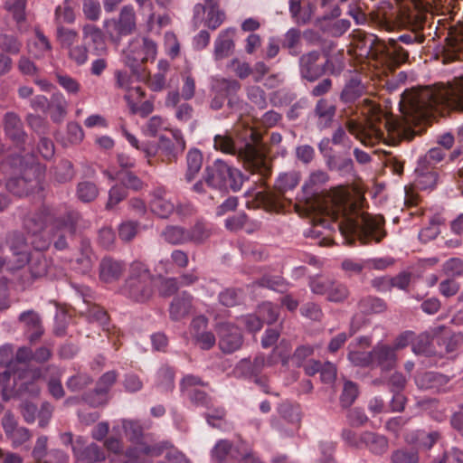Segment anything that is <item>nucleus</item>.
<instances>
[{
    "instance_id": "obj_1",
    "label": "nucleus",
    "mask_w": 463,
    "mask_h": 463,
    "mask_svg": "<svg viewBox=\"0 0 463 463\" xmlns=\"http://www.w3.org/2000/svg\"><path fill=\"white\" fill-rule=\"evenodd\" d=\"M399 99L402 119L386 121L384 126L389 132H396L399 137L411 140L418 134L413 127L418 126L433 108L446 105L452 109L463 110V80L454 84L427 86L419 90H405Z\"/></svg>"
},
{
    "instance_id": "obj_2",
    "label": "nucleus",
    "mask_w": 463,
    "mask_h": 463,
    "mask_svg": "<svg viewBox=\"0 0 463 463\" xmlns=\"http://www.w3.org/2000/svg\"><path fill=\"white\" fill-rule=\"evenodd\" d=\"M313 224L314 227L308 234L312 238H320L323 235L322 232L317 229L319 226L332 230L334 225H336L343 236L346 238L357 236L363 243H367L369 240L380 242L386 234L383 230L384 220L383 217L363 213L354 204L350 205L348 209H344L342 219L339 222L316 217L313 220Z\"/></svg>"
},
{
    "instance_id": "obj_3",
    "label": "nucleus",
    "mask_w": 463,
    "mask_h": 463,
    "mask_svg": "<svg viewBox=\"0 0 463 463\" xmlns=\"http://www.w3.org/2000/svg\"><path fill=\"white\" fill-rule=\"evenodd\" d=\"M260 145V137L253 130L236 139L221 135L214 137L215 148L236 156L246 170L258 174L262 178H268L271 175V165L262 153Z\"/></svg>"
},
{
    "instance_id": "obj_4",
    "label": "nucleus",
    "mask_w": 463,
    "mask_h": 463,
    "mask_svg": "<svg viewBox=\"0 0 463 463\" xmlns=\"http://www.w3.org/2000/svg\"><path fill=\"white\" fill-rule=\"evenodd\" d=\"M373 20L380 29L392 32L396 29L410 30V33L400 35L396 40L405 44L422 43L425 15L415 9L401 10L389 1H383L373 14Z\"/></svg>"
},
{
    "instance_id": "obj_5",
    "label": "nucleus",
    "mask_w": 463,
    "mask_h": 463,
    "mask_svg": "<svg viewBox=\"0 0 463 463\" xmlns=\"http://www.w3.org/2000/svg\"><path fill=\"white\" fill-rule=\"evenodd\" d=\"M32 360L33 351L31 348L26 346L18 348L15 360L11 361L7 364L6 370L0 373V390L4 398L8 394L37 395L40 392L36 381L40 378L41 372L18 366V364H26Z\"/></svg>"
},
{
    "instance_id": "obj_6",
    "label": "nucleus",
    "mask_w": 463,
    "mask_h": 463,
    "mask_svg": "<svg viewBox=\"0 0 463 463\" xmlns=\"http://www.w3.org/2000/svg\"><path fill=\"white\" fill-rule=\"evenodd\" d=\"M154 279L155 277L146 264L135 260L129 265L120 292L133 302L146 303L154 295Z\"/></svg>"
},
{
    "instance_id": "obj_7",
    "label": "nucleus",
    "mask_w": 463,
    "mask_h": 463,
    "mask_svg": "<svg viewBox=\"0 0 463 463\" xmlns=\"http://www.w3.org/2000/svg\"><path fill=\"white\" fill-rule=\"evenodd\" d=\"M204 181L208 187L219 190L240 191L244 182L241 172L217 159L204 169Z\"/></svg>"
},
{
    "instance_id": "obj_8",
    "label": "nucleus",
    "mask_w": 463,
    "mask_h": 463,
    "mask_svg": "<svg viewBox=\"0 0 463 463\" xmlns=\"http://www.w3.org/2000/svg\"><path fill=\"white\" fill-rule=\"evenodd\" d=\"M124 53V62L132 74L141 77L146 74L144 64L156 59V44L149 38L137 36L129 43Z\"/></svg>"
},
{
    "instance_id": "obj_9",
    "label": "nucleus",
    "mask_w": 463,
    "mask_h": 463,
    "mask_svg": "<svg viewBox=\"0 0 463 463\" xmlns=\"http://www.w3.org/2000/svg\"><path fill=\"white\" fill-rule=\"evenodd\" d=\"M359 49L360 55L370 59H377L380 54L385 53L386 57L397 66L409 59V52L398 43V40L392 38L389 39L386 45L375 35H370L362 42Z\"/></svg>"
},
{
    "instance_id": "obj_10",
    "label": "nucleus",
    "mask_w": 463,
    "mask_h": 463,
    "mask_svg": "<svg viewBox=\"0 0 463 463\" xmlns=\"http://www.w3.org/2000/svg\"><path fill=\"white\" fill-rule=\"evenodd\" d=\"M300 176L297 172L279 175L274 190L260 192L258 197L269 211H279L285 207V193L293 190L299 183Z\"/></svg>"
},
{
    "instance_id": "obj_11",
    "label": "nucleus",
    "mask_w": 463,
    "mask_h": 463,
    "mask_svg": "<svg viewBox=\"0 0 463 463\" xmlns=\"http://www.w3.org/2000/svg\"><path fill=\"white\" fill-rule=\"evenodd\" d=\"M82 222L80 213L73 209H68L61 216L57 217L53 223L56 229L53 233L54 248L58 250L68 249Z\"/></svg>"
},
{
    "instance_id": "obj_12",
    "label": "nucleus",
    "mask_w": 463,
    "mask_h": 463,
    "mask_svg": "<svg viewBox=\"0 0 463 463\" xmlns=\"http://www.w3.org/2000/svg\"><path fill=\"white\" fill-rule=\"evenodd\" d=\"M41 172L38 166L26 168L21 176L12 177L6 182V189L13 194L22 197L40 187Z\"/></svg>"
},
{
    "instance_id": "obj_13",
    "label": "nucleus",
    "mask_w": 463,
    "mask_h": 463,
    "mask_svg": "<svg viewBox=\"0 0 463 463\" xmlns=\"http://www.w3.org/2000/svg\"><path fill=\"white\" fill-rule=\"evenodd\" d=\"M104 27L112 40L131 34L136 30V14L131 5H125L118 19L107 20Z\"/></svg>"
},
{
    "instance_id": "obj_14",
    "label": "nucleus",
    "mask_w": 463,
    "mask_h": 463,
    "mask_svg": "<svg viewBox=\"0 0 463 463\" xmlns=\"http://www.w3.org/2000/svg\"><path fill=\"white\" fill-rule=\"evenodd\" d=\"M214 329L219 337V348L224 354H232L239 350L243 344L241 329L230 322H219Z\"/></svg>"
},
{
    "instance_id": "obj_15",
    "label": "nucleus",
    "mask_w": 463,
    "mask_h": 463,
    "mask_svg": "<svg viewBox=\"0 0 463 463\" xmlns=\"http://www.w3.org/2000/svg\"><path fill=\"white\" fill-rule=\"evenodd\" d=\"M27 261L28 269L33 279L47 277L51 279L58 276L57 269L51 259L43 252H33L27 257L17 260L16 268H21Z\"/></svg>"
},
{
    "instance_id": "obj_16",
    "label": "nucleus",
    "mask_w": 463,
    "mask_h": 463,
    "mask_svg": "<svg viewBox=\"0 0 463 463\" xmlns=\"http://www.w3.org/2000/svg\"><path fill=\"white\" fill-rule=\"evenodd\" d=\"M322 56V51L313 50L299 57L298 71L303 80L315 82L324 76Z\"/></svg>"
},
{
    "instance_id": "obj_17",
    "label": "nucleus",
    "mask_w": 463,
    "mask_h": 463,
    "mask_svg": "<svg viewBox=\"0 0 463 463\" xmlns=\"http://www.w3.org/2000/svg\"><path fill=\"white\" fill-rule=\"evenodd\" d=\"M74 463H98L104 461L106 455L104 449L98 444L86 443L80 438L72 445Z\"/></svg>"
},
{
    "instance_id": "obj_18",
    "label": "nucleus",
    "mask_w": 463,
    "mask_h": 463,
    "mask_svg": "<svg viewBox=\"0 0 463 463\" xmlns=\"http://www.w3.org/2000/svg\"><path fill=\"white\" fill-rule=\"evenodd\" d=\"M56 218L52 209L43 205L24 217V228L28 234H37L43 232L48 223L53 224Z\"/></svg>"
},
{
    "instance_id": "obj_19",
    "label": "nucleus",
    "mask_w": 463,
    "mask_h": 463,
    "mask_svg": "<svg viewBox=\"0 0 463 463\" xmlns=\"http://www.w3.org/2000/svg\"><path fill=\"white\" fill-rule=\"evenodd\" d=\"M170 132L173 140L165 136H160L158 140L159 152L169 162L176 160L185 149V140L181 130L175 128L171 129Z\"/></svg>"
},
{
    "instance_id": "obj_20",
    "label": "nucleus",
    "mask_w": 463,
    "mask_h": 463,
    "mask_svg": "<svg viewBox=\"0 0 463 463\" xmlns=\"http://www.w3.org/2000/svg\"><path fill=\"white\" fill-rule=\"evenodd\" d=\"M47 436H40L32 451L33 463H65L67 455L61 449H47Z\"/></svg>"
},
{
    "instance_id": "obj_21",
    "label": "nucleus",
    "mask_w": 463,
    "mask_h": 463,
    "mask_svg": "<svg viewBox=\"0 0 463 463\" xmlns=\"http://www.w3.org/2000/svg\"><path fill=\"white\" fill-rule=\"evenodd\" d=\"M345 127L351 135L365 146H373L376 141L384 138L383 131L372 123L362 126L354 120H348Z\"/></svg>"
},
{
    "instance_id": "obj_22",
    "label": "nucleus",
    "mask_w": 463,
    "mask_h": 463,
    "mask_svg": "<svg viewBox=\"0 0 463 463\" xmlns=\"http://www.w3.org/2000/svg\"><path fill=\"white\" fill-rule=\"evenodd\" d=\"M373 369L380 368L383 372H389L396 367L397 354L392 345L378 343L372 349Z\"/></svg>"
},
{
    "instance_id": "obj_23",
    "label": "nucleus",
    "mask_w": 463,
    "mask_h": 463,
    "mask_svg": "<svg viewBox=\"0 0 463 463\" xmlns=\"http://www.w3.org/2000/svg\"><path fill=\"white\" fill-rule=\"evenodd\" d=\"M450 378L438 372H424L415 377V383L420 389L435 392H447Z\"/></svg>"
},
{
    "instance_id": "obj_24",
    "label": "nucleus",
    "mask_w": 463,
    "mask_h": 463,
    "mask_svg": "<svg viewBox=\"0 0 463 463\" xmlns=\"http://www.w3.org/2000/svg\"><path fill=\"white\" fill-rule=\"evenodd\" d=\"M151 200L149 203L151 211L158 217L166 219L175 211V204L166 198L167 192L162 187H156L150 194Z\"/></svg>"
},
{
    "instance_id": "obj_25",
    "label": "nucleus",
    "mask_w": 463,
    "mask_h": 463,
    "mask_svg": "<svg viewBox=\"0 0 463 463\" xmlns=\"http://www.w3.org/2000/svg\"><path fill=\"white\" fill-rule=\"evenodd\" d=\"M193 296L187 291L175 295L169 305V317L179 321L189 316L193 307Z\"/></svg>"
},
{
    "instance_id": "obj_26",
    "label": "nucleus",
    "mask_w": 463,
    "mask_h": 463,
    "mask_svg": "<svg viewBox=\"0 0 463 463\" xmlns=\"http://www.w3.org/2000/svg\"><path fill=\"white\" fill-rule=\"evenodd\" d=\"M366 92V88L359 76H352L347 80L340 92L339 99L342 103L352 105Z\"/></svg>"
},
{
    "instance_id": "obj_27",
    "label": "nucleus",
    "mask_w": 463,
    "mask_h": 463,
    "mask_svg": "<svg viewBox=\"0 0 463 463\" xmlns=\"http://www.w3.org/2000/svg\"><path fill=\"white\" fill-rule=\"evenodd\" d=\"M5 135L16 145L22 146L26 138L21 118L14 112H7L4 117Z\"/></svg>"
},
{
    "instance_id": "obj_28",
    "label": "nucleus",
    "mask_w": 463,
    "mask_h": 463,
    "mask_svg": "<svg viewBox=\"0 0 463 463\" xmlns=\"http://www.w3.org/2000/svg\"><path fill=\"white\" fill-rule=\"evenodd\" d=\"M329 180L326 172L323 170H317L312 172L308 179L302 186V191L307 201L318 200L321 193V186Z\"/></svg>"
},
{
    "instance_id": "obj_29",
    "label": "nucleus",
    "mask_w": 463,
    "mask_h": 463,
    "mask_svg": "<svg viewBox=\"0 0 463 463\" xmlns=\"http://www.w3.org/2000/svg\"><path fill=\"white\" fill-rule=\"evenodd\" d=\"M336 113V106L326 98H320L313 109L317 124L320 128H329Z\"/></svg>"
},
{
    "instance_id": "obj_30",
    "label": "nucleus",
    "mask_w": 463,
    "mask_h": 463,
    "mask_svg": "<svg viewBox=\"0 0 463 463\" xmlns=\"http://www.w3.org/2000/svg\"><path fill=\"white\" fill-rule=\"evenodd\" d=\"M335 48V43L332 41H324L322 43V54L324 57V75L330 74L338 76L345 69V61L342 57L332 56L331 51Z\"/></svg>"
},
{
    "instance_id": "obj_31",
    "label": "nucleus",
    "mask_w": 463,
    "mask_h": 463,
    "mask_svg": "<svg viewBox=\"0 0 463 463\" xmlns=\"http://www.w3.org/2000/svg\"><path fill=\"white\" fill-rule=\"evenodd\" d=\"M241 452L228 439H220L212 449V458L216 463H234Z\"/></svg>"
},
{
    "instance_id": "obj_32",
    "label": "nucleus",
    "mask_w": 463,
    "mask_h": 463,
    "mask_svg": "<svg viewBox=\"0 0 463 463\" xmlns=\"http://www.w3.org/2000/svg\"><path fill=\"white\" fill-rule=\"evenodd\" d=\"M234 29L228 28L220 33L214 43L213 55L216 61L227 58L234 49Z\"/></svg>"
},
{
    "instance_id": "obj_33",
    "label": "nucleus",
    "mask_w": 463,
    "mask_h": 463,
    "mask_svg": "<svg viewBox=\"0 0 463 463\" xmlns=\"http://www.w3.org/2000/svg\"><path fill=\"white\" fill-rule=\"evenodd\" d=\"M124 270L125 265L122 261L109 257L102 259L99 263V278L106 283L119 279Z\"/></svg>"
},
{
    "instance_id": "obj_34",
    "label": "nucleus",
    "mask_w": 463,
    "mask_h": 463,
    "mask_svg": "<svg viewBox=\"0 0 463 463\" xmlns=\"http://www.w3.org/2000/svg\"><path fill=\"white\" fill-rule=\"evenodd\" d=\"M327 169L337 173L340 176L353 175L354 173V164L351 157L344 154H333L327 156L326 161Z\"/></svg>"
},
{
    "instance_id": "obj_35",
    "label": "nucleus",
    "mask_w": 463,
    "mask_h": 463,
    "mask_svg": "<svg viewBox=\"0 0 463 463\" xmlns=\"http://www.w3.org/2000/svg\"><path fill=\"white\" fill-rule=\"evenodd\" d=\"M19 321L24 325L30 342L38 340L43 334L41 317L35 311L23 312L19 316Z\"/></svg>"
},
{
    "instance_id": "obj_36",
    "label": "nucleus",
    "mask_w": 463,
    "mask_h": 463,
    "mask_svg": "<svg viewBox=\"0 0 463 463\" xmlns=\"http://www.w3.org/2000/svg\"><path fill=\"white\" fill-rule=\"evenodd\" d=\"M19 34L21 33L17 30L15 33L0 31V52L10 57L19 55L24 47Z\"/></svg>"
},
{
    "instance_id": "obj_37",
    "label": "nucleus",
    "mask_w": 463,
    "mask_h": 463,
    "mask_svg": "<svg viewBox=\"0 0 463 463\" xmlns=\"http://www.w3.org/2000/svg\"><path fill=\"white\" fill-rule=\"evenodd\" d=\"M82 35L83 39L90 40V43L93 45V52L97 55L106 52L107 45L101 29L94 24H87L82 27Z\"/></svg>"
},
{
    "instance_id": "obj_38",
    "label": "nucleus",
    "mask_w": 463,
    "mask_h": 463,
    "mask_svg": "<svg viewBox=\"0 0 463 463\" xmlns=\"http://www.w3.org/2000/svg\"><path fill=\"white\" fill-rule=\"evenodd\" d=\"M360 440L366 448L375 455L384 454L389 448V442L385 436L372 432L364 431L360 435Z\"/></svg>"
},
{
    "instance_id": "obj_39",
    "label": "nucleus",
    "mask_w": 463,
    "mask_h": 463,
    "mask_svg": "<svg viewBox=\"0 0 463 463\" xmlns=\"http://www.w3.org/2000/svg\"><path fill=\"white\" fill-rule=\"evenodd\" d=\"M241 88V84L234 79L222 77L213 78L211 90L213 93H218L223 98L236 95Z\"/></svg>"
},
{
    "instance_id": "obj_40",
    "label": "nucleus",
    "mask_w": 463,
    "mask_h": 463,
    "mask_svg": "<svg viewBox=\"0 0 463 463\" xmlns=\"http://www.w3.org/2000/svg\"><path fill=\"white\" fill-rule=\"evenodd\" d=\"M27 0H6L5 8L12 14L13 19L16 23L17 31L24 33L26 29L24 24L26 20L25 7Z\"/></svg>"
},
{
    "instance_id": "obj_41",
    "label": "nucleus",
    "mask_w": 463,
    "mask_h": 463,
    "mask_svg": "<svg viewBox=\"0 0 463 463\" xmlns=\"http://www.w3.org/2000/svg\"><path fill=\"white\" fill-rule=\"evenodd\" d=\"M127 438L133 443L141 445L145 440H148L151 434L145 433L144 427L138 420H124L122 421Z\"/></svg>"
},
{
    "instance_id": "obj_42",
    "label": "nucleus",
    "mask_w": 463,
    "mask_h": 463,
    "mask_svg": "<svg viewBox=\"0 0 463 463\" xmlns=\"http://www.w3.org/2000/svg\"><path fill=\"white\" fill-rule=\"evenodd\" d=\"M314 5L310 3L307 6L301 5L300 0H289V12L291 17L298 24H307L310 22Z\"/></svg>"
},
{
    "instance_id": "obj_43",
    "label": "nucleus",
    "mask_w": 463,
    "mask_h": 463,
    "mask_svg": "<svg viewBox=\"0 0 463 463\" xmlns=\"http://www.w3.org/2000/svg\"><path fill=\"white\" fill-rule=\"evenodd\" d=\"M256 284L259 287L266 288L281 294L286 293L289 288V283L279 275L265 274L256 281Z\"/></svg>"
},
{
    "instance_id": "obj_44",
    "label": "nucleus",
    "mask_w": 463,
    "mask_h": 463,
    "mask_svg": "<svg viewBox=\"0 0 463 463\" xmlns=\"http://www.w3.org/2000/svg\"><path fill=\"white\" fill-rule=\"evenodd\" d=\"M187 243L202 244L211 236V230L207 223L197 221L192 227L186 228Z\"/></svg>"
},
{
    "instance_id": "obj_45",
    "label": "nucleus",
    "mask_w": 463,
    "mask_h": 463,
    "mask_svg": "<svg viewBox=\"0 0 463 463\" xmlns=\"http://www.w3.org/2000/svg\"><path fill=\"white\" fill-rule=\"evenodd\" d=\"M358 308L366 315L380 314L387 309V304L381 298L366 296L359 300Z\"/></svg>"
},
{
    "instance_id": "obj_46",
    "label": "nucleus",
    "mask_w": 463,
    "mask_h": 463,
    "mask_svg": "<svg viewBox=\"0 0 463 463\" xmlns=\"http://www.w3.org/2000/svg\"><path fill=\"white\" fill-rule=\"evenodd\" d=\"M417 175L415 185L420 190L433 189L438 183V173L433 168L428 167L426 170L420 169L417 165L415 169Z\"/></svg>"
},
{
    "instance_id": "obj_47",
    "label": "nucleus",
    "mask_w": 463,
    "mask_h": 463,
    "mask_svg": "<svg viewBox=\"0 0 463 463\" xmlns=\"http://www.w3.org/2000/svg\"><path fill=\"white\" fill-rule=\"evenodd\" d=\"M203 156L202 152L197 148H192L186 156L187 170L185 173V180L191 182L202 168Z\"/></svg>"
},
{
    "instance_id": "obj_48",
    "label": "nucleus",
    "mask_w": 463,
    "mask_h": 463,
    "mask_svg": "<svg viewBox=\"0 0 463 463\" xmlns=\"http://www.w3.org/2000/svg\"><path fill=\"white\" fill-rule=\"evenodd\" d=\"M162 238L169 244L181 245L187 243L186 228L179 225H167L161 232Z\"/></svg>"
},
{
    "instance_id": "obj_49",
    "label": "nucleus",
    "mask_w": 463,
    "mask_h": 463,
    "mask_svg": "<svg viewBox=\"0 0 463 463\" xmlns=\"http://www.w3.org/2000/svg\"><path fill=\"white\" fill-rule=\"evenodd\" d=\"M94 383L91 375L85 372H77L66 381V387L71 392H80L86 390Z\"/></svg>"
},
{
    "instance_id": "obj_50",
    "label": "nucleus",
    "mask_w": 463,
    "mask_h": 463,
    "mask_svg": "<svg viewBox=\"0 0 463 463\" xmlns=\"http://www.w3.org/2000/svg\"><path fill=\"white\" fill-rule=\"evenodd\" d=\"M36 40L28 45V52L35 58L42 59L52 51L48 38L40 30L35 31Z\"/></svg>"
},
{
    "instance_id": "obj_51",
    "label": "nucleus",
    "mask_w": 463,
    "mask_h": 463,
    "mask_svg": "<svg viewBox=\"0 0 463 463\" xmlns=\"http://www.w3.org/2000/svg\"><path fill=\"white\" fill-rule=\"evenodd\" d=\"M266 365V360L263 355H257L253 362L249 359H241L237 365V370L241 371L245 376H258Z\"/></svg>"
},
{
    "instance_id": "obj_52",
    "label": "nucleus",
    "mask_w": 463,
    "mask_h": 463,
    "mask_svg": "<svg viewBox=\"0 0 463 463\" xmlns=\"http://www.w3.org/2000/svg\"><path fill=\"white\" fill-rule=\"evenodd\" d=\"M141 447H130L117 455L109 457V463H144Z\"/></svg>"
},
{
    "instance_id": "obj_53",
    "label": "nucleus",
    "mask_w": 463,
    "mask_h": 463,
    "mask_svg": "<svg viewBox=\"0 0 463 463\" xmlns=\"http://www.w3.org/2000/svg\"><path fill=\"white\" fill-rule=\"evenodd\" d=\"M67 102L61 94H54L50 101L49 109L51 118L55 123H60L63 120L67 113Z\"/></svg>"
},
{
    "instance_id": "obj_54",
    "label": "nucleus",
    "mask_w": 463,
    "mask_h": 463,
    "mask_svg": "<svg viewBox=\"0 0 463 463\" xmlns=\"http://www.w3.org/2000/svg\"><path fill=\"white\" fill-rule=\"evenodd\" d=\"M53 368L55 372L52 373L47 380V390L52 398L61 400L65 396V391L61 384L62 372L59 368Z\"/></svg>"
},
{
    "instance_id": "obj_55",
    "label": "nucleus",
    "mask_w": 463,
    "mask_h": 463,
    "mask_svg": "<svg viewBox=\"0 0 463 463\" xmlns=\"http://www.w3.org/2000/svg\"><path fill=\"white\" fill-rule=\"evenodd\" d=\"M359 389L357 383L345 380L339 397V402L343 409H348L357 399Z\"/></svg>"
},
{
    "instance_id": "obj_56",
    "label": "nucleus",
    "mask_w": 463,
    "mask_h": 463,
    "mask_svg": "<svg viewBox=\"0 0 463 463\" xmlns=\"http://www.w3.org/2000/svg\"><path fill=\"white\" fill-rule=\"evenodd\" d=\"M141 451L143 456L147 457H159L164 452L166 453L171 448V444L168 441L152 442V435H150L148 440H145L141 445Z\"/></svg>"
},
{
    "instance_id": "obj_57",
    "label": "nucleus",
    "mask_w": 463,
    "mask_h": 463,
    "mask_svg": "<svg viewBox=\"0 0 463 463\" xmlns=\"http://www.w3.org/2000/svg\"><path fill=\"white\" fill-rule=\"evenodd\" d=\"M109 400V395H106L101 389H97L96 387L90 392H85L80 398V402L92 408L105 406Z\"/></svg>"
},
{
    "instance_id": "obj_58",
    "label": "nucleus",
    "mask_w": 463,
    "mask_h": 463,
    "mask_svg": "<svg viewBox=\"0 0 463 463\" xmlns=\"http://www.w3.org/2000/svg\"><path fill=\"white\" fill-rule=\"evenodd\" d=\"M445 151L441 147H432L418 160L420 169L434 168V165L445 158Z\"/></svg>"
},
{
    "instance_id": "obj_59",
    "label": "nucleus",
    "mask_w": 463,
    "mask_h": 463,
    "mask_svg": "<svg viewBox=\"0 0 463 463\" xmlns=\"http://www.w3.org/2000/svg\"><path fill=\"white\" fill-rule=\"evenodd\" d=\"M7 243L13 254L19 257L18 260L28 256L26 254L27 239L24 234L18 232H12L8 237Z\"/></svg>"
},
{
    "instance_id": "obj_60",
    "label": "nucleus",
    "mask_w": 463,
    "mask_h": 463,
    "mask_svg": "<svg viewBox=\"0 0 463 463\" xmlns=\"http://www.w3.org/2000/svg\"><path fill=\"white\" fill-rule=\"evenodd\" d=\"M54 178L59 183H67L71 181L75 176L73 165L67 159H61L54 166Z\"/></svg>"
},
{
    "instance_id": "obj_61",
    "label": "nucleus",
    "mask_w": 463,
    "mask_h": 463,
    "mask_svg": "<svg viewBox=\"0 0 463 463\" xmlns=\"http://www.w3.org/2000/svg\"><path fill=\"white\" fill-rule=\"evenodd\" d=\"M118 175L120 180V184L126 187L128 192V189L134 192H138L145 186V183L136 174L129 170L120 171Z\"/></svg>"
},
{
    "instance_id": "obj_62",
    "label": "nucleus",
    "mask_w": 463,
    "mask_h": 463,
    "mask_svg": "<svg viewBox=\"0 0 463 463\" xmlns=\"http://www.w3.org/2000/svg\"><path fill=\"white\" fill-rule=\"evenodd\" d=\"M77 196L83 203H90L99 195L97 185L90 181L80 182L77 185Z\"/></svg>"
},
{
    "instance_id": "obj_63",
    "label": "nucleus",
    "mask_w": 463,
    "mask_h": 463,
    "mask_svg": "<svg viewBox=\"0 0 463 463\" xmlns=\"http://www.w3.org/2000/svg\"><path fill=\"white\" fill-rule=\"evenodd\" d=\"M128 195L127 188L119 184L113 185L109 191V198L105 205V209L112 211L116 206L124 201Z\"/></svg>"
},
{
    "instance_id": "obj_64",
    "label": "nucleus",
    "mask_w": 463,
    "mask_h": 463,
    "mask_svg": "<svg viewBox=\"0 0 463 463\" xmlns=\"http://www.w3.org/2000/svg\"><path fill=\"white\" fill-rule=\"evenodd\" d=\"M392 463H419L417 451L409 449H399L391 455Z\"/></svg>"
}]
</instances>
